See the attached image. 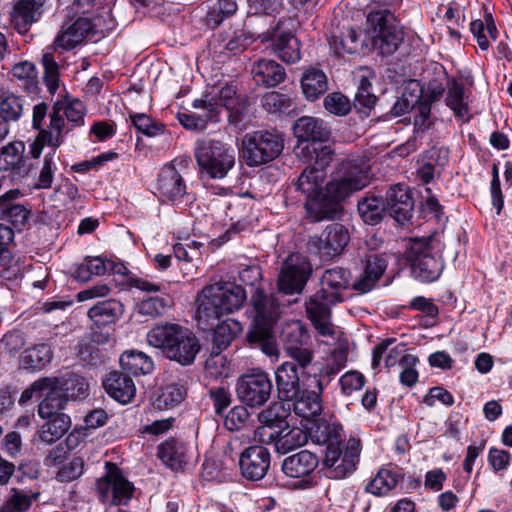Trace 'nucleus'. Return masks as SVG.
<instances>
[{"label": "nucleus", "instance_id": "nucleus-33", "mask_svg": "<svg viewBox=\"0 0 512 512\" xmlns=\"http://www.w3.org/2000/svg\"><path fill=\"white\" fill-rule=\"evenodd\" d=\"M177 338L167 358L183 366L192 364L200 351L198 339L187 328H183Z\"/></svg>", "mask_w": 512, "mask_h": 512}, {"label": "nucleus", "instance_id": "nucleus-9", "mask_svg": "<svg viewBox=\"0 0 512 512\" xmlns=\"http://www.w3.org/2000/svg\"><path fill=\"white\" fill-rule=\"evenodd\" d=\"M367 22L371 27L373 48L382 56L394 54L404 40V31L396 23L394 15L389 10L372 11Z\"/></svg>", "mask_w": 512, "mask_h": 512}, {"label": "nucleus", "instance_id": "nucleus-30", "mask_svg": "<svg viewBox=\"0 0 512 512\" xmlns=\"http://www.w3.org/2000/svg\"><path fill=\"white\" fill-rule=\"evenodd\" d=\"M43 400L38 407V415L41 418H51L60 415H67L63 412L68 402L66 395L60 387L58 378H53V383L45 388Z\"/></svg>", "mask_w": 512, "mask_h": 512}, {"label": "nucleus", "instance_id": "nucleus-10", "mask_svg": "<svg viewBox=\"0 0 512 512\" xmlns=\"http://www.w3.org/2000/svg\"><path fill=\"white\" fill-rule=\"evenodd\" d=\"M283 149V139L275 131L258 130L247 133L242 139V156L250 167L274 160Z\"/></svg>", "mask_w": 512, "mask_h": 512}, {"label": "nucleus", "instance_id": "nucleus-55", "mask_svg": "<svg viewBox=\"0 0 512 512\" xmlns=\"http://www.w3.org/2000/svg\"><path fill=\"white\" fill-rule=\"evenodd\" d=\"M276 409L277 405L270 406L258 414V420L261 424H263V426L259 428L256 433L261 436L268 437L270 432L282 430L285 426H287L288 423L285 420L284 415L279 414Z\"/></svg>", "mask_w": 512, "mask_h": 512}, {"label": "nucleus", "instance_id": "nucleus-47", "mask_svg": "<svg viewBox=\"0 0 512 512\" xmlns=\"http://www.w3.org/2000/svg\"><path fill=\"white\" fill-rule=\"evenodd\" d=\"M361 32L354 28H347L341 35H333L330 46L337 55L343 53L354 54L359 53L364 48V41L360 39Z\"/></svg>", "mask_w": 512, "mask_h": 512}, {"label": "nucleus", "instance_id": "nucleus-50", "mask_svg": "<svg viewBox=\"0 0 512 512\" xmlns=\"http://www.w3.org/2000/svg\"><path fill=\"white\" fill-rule=\"evenodd\" d=\"M261 105L264 110L271 114H289L296 110V102L288 94L277 91H270L261 97Z\"/></svg>", "mask_w": 512, "mask_h": 512}, {"label": "nucleus", "instance_id": "nucleus-64", "mask_svg": "<svg viewBox=\"0 0 512 512\" xmlns=\"http://www.w3.org/2000/svg\"><path fill=\"white\" fill-rule=\"evenodd\" d=\"M131 122L138 132L152 137L164 131V125L153 121L148 115L132 114L130 115Z\"/></svg>", "mask_w": 512, "mask_h": 512}, {"label": "nucleus", "instance_id": "nucleus-45", "mask_svg": "<svg viewBox=\"0 0 512 512\" xmlns=\"http://www.w3.org/2000/svg\"><path fill=\"white\" fill-rule=\"evenodd\" d=\"M385 202L381 197L371 195L358 202V212L361 219L368 225H377L387 213Z\"/></svg>", "mask_w": 512, "mask_h": 512}, {"label": "nucleus", "instance_id": "nucleus-54", "mask_svg": "<svg viewBox=\"0 0 512 512\" xmlns=\"http://www.w3.org/2000/svg\"><path fill=\"white\" fill-rule=\"evenodd\" d=\"M53 50H55L53 47H48L42 55L43 81L51 95L55 94L60 83L59 64Z\"/></svg>", "mask_w": 512, "mask_h": 512}, {"label": "nucleus", "instance_id": "nucleus-4", "mask_svg": "<svg viewBox=\"0 0 512 512\" xmlns=\"http://www.w3.org/2000/svg\"><path fill=\"white\" fill-rule=\"evenodd\" d=\"M248 100L235 81L227 82L219 87L213 86L205 91L201 98L192 102L194 109L205 110L212 123L220 121L222 108L229 113L230 123L237 125L246 114Z\"/></svg>", "mask_w": 512, "mask_h": 512}, {"label": "nucleus", "instance_id": "nucleus-61", "mask_svg": "<svg viewBox=\"0 0 512 512\" xmlns=\"http://www.w3.org/2000/svg\"><path fill=\"white\" fill-rule=\"evenodd\" d=\"M38 496V492L29 494L23 490L13 489V494L3 504V507L7 512H25Z\"/></svg>", "mask_w": 512, "mask_h": 512}, {"label": "nucleus", "instance_id": "nucleus-44", "mask_svg": "<svg viewBox=\"0 0 512 512\" xmlns=\"http://www.w3.org/2000/svg\"><path fill=\"white\" fill-rule=\"evenodd\" d=\"M301 87L308 100H316L328 90V80L322 70L307 69L301 78Z\"/></svg>", "mask_w": 512, "mask_h": 512}, {"label": "nucleus", "instance_id": "nucleus-24", "mask_svg": "<svg viewBox=\"0 0 512 512\" xmlns=\"http://www.w3.org/2000/svg\"><path fill=\"white\" fill-rule=\"evenodd\" d=\"M94 24L88 18L79 17L72 23H64L57 35L53 48L72 49L90 34H94Z\"/></svg>", "mask_w": 512, "mask_h": 512}, {"label": "nucleus", "instance_id": "nucleus-14", "mask_svg": "<svg viewBox=\"0 0 512 512\" xmlns=\"http://www.w3.org/2000/svg\"><path fill=\"white\" fill-rule=\"evenodd\" d=\"M96 490L101 501L119 505L132 497L133 486L116 464L106 462V473L97 481Z\"/></svg>", "mask_w": 512, "mask_h": 512}, {"label": "nucleus", "instance_id": "nucleus-40", "mask_svg": "<svg viewBox=\"0 0 512 512\" xmlns=\"http://www.w3.org/2000/svg\"><path fill=\"white\" fill-rule=\"evenodd\" d=\"M273 50L279 58L287 63H295L300 59V44L291 32H274L271 36Z\"/></svg>", "mask_w": 512, "mask_h": 512}, {"label": "nucleus", "instance_id": "nucleus-20", "mask_svg": "<svg viewBox=\"0 0 512 512\" xmlns=\"http://www.w3.org/2000/svg\"><path fill=\"white\" fill-rule=\"evenodd\" d=\"M311 439L326 448H336L343 445L344 431L342 425L332 415L315 418L308 428Z\"/></svg>", "mask_w": 512, "mask_h": 512}, {"label": "nucleus", "instance_id": "nucleus-3", "mask_svg": "<svg viewBox=\"0 0 512 512\" xmlns=\"http://www.w3.org/2000/svg\"><path fill=\"white\" fill-rule=\"evenodd\" d=\"M325 179V171L306 167L293 183L295 190L305 196L307 213L314 222L335 219L340 211L336 201L327 195Z\"/></svg>", "mask_w": 512, "mask_h": 512}, {"label": "nucleus", "instance_id": "nucleus-43", "mask_svg": "<svg viewBox=\"0 0 512 512\" xmlns=\"http://www.w3.org/2000/svg\"><path fill=\"white\" fill-rule=\"evenodd\" d=\"M446 88V105L453 111L457 118L465 119V121H468L469 107L464 97V84L455 79H452L448 81Z\"/></svg>", "mask_w": 512, "mask_h": 512}, {"label": "nucleus", "instance_id": "nucleus-58", "mask_svg": "<svg viewBox=\"0 0 512 512\" xmlns=\"http://www.w3.org/2000/svg\"><path fill=\"white\" fill-rule=\"evenodd\" d=\"M110 260L99 256L87 257L85 262L77 268L76 278L81 281H88L91 276L104 275L109 270Z\"/></svg>", "mask_w": 512, "mask_h": 512}, {"label": "nucleus", "instance_id": "nucleus-22", "mask_svg": "<svg viewBox=\"0 0 512 512\" xmlns=\"http://www.w3.org/2000/svg\"><path fill=\"white\" fill-rule=\"evenodd\" d=\"M48 3L49 0H17L10 12L11 23L19 33H27L42 18Z\"/></svg>", "mask_w": 512, "mask_h": 512}, {"label": "nucleus", "instance_id": "nucleus-36", "mask_svg": "<svg viewBox=\"0 0 512 512\" xmlns=\"http://www.w3.org/2000/svg\"><path fill=\"white\" fill-rule=\"evenodd\" d=\"M45 422L37 431L38 440L45 445H52L61 439L71 427L69 415L42 418Z\"/></svg>", "mask_w": 512, "mask_h": 512}, {"label": "nucleus", "instance_id": "nucleus-12", "mask_svg": "<svg viewBox=\"0 0 512 512\" xmlns=\"http://www.w3.org/2000/svg\"><path fill=\"white\" fill-rule=\"evenodd\" d=\"M342 446L326 448L323 467L328 478L344 479L356 470L361 452L360 440L350 438L344 449Z\"/></svg>", "mask_w": 512, "mask_h": 512}, {"label": "nucleus", "instance_id": "nucleus-62", "mask_svg": "<svg viewBox=\"0 0 512 512\" xmlns=\"http://www.w3.org/2000/svg\"><path fill=\"white\" fill-rule=\"evenodd\" d=\"M55 157V151L44 156L42 167L40 169L37 181L34 184L36 189L51 188L54 179V173L57 169Z\"/></svg>", "mask_w": 512, "mask_h": 512}, {"label": "nucleus", "instance_id": "nucleus-2", "mask_svg": "<svg viewBox=\"0 0 512 512\" xmlns=\"http://www.w3.org/2000/svg\"><path fill=\"white\" fill-rule=\"evenodd\" d=\"M246 300V291L233 282H216L205 286L196 299L198 321H210L239 310Z\"/></svg>", "mask_w": 512, "mask_h": 512}, {"label": "nucleus", "instance_id": "nucleus-19", "mask_svg": "<svg viewBox=\"0 0 512 512\" xmlns=\"http://www.w3.org/2000/svg\"><path fill=\"white\" fill-rule=\"evenodd\" d=\"M270 462L269 450L260 445L249 446L239 455L241 474L250 481L263 479L269 470Z\"/></svg>", "mask_w": 512, "mask_h": 512}, {"label": "nucleus", "instance_id": "nucleus-5", "mask_svg": "<svg viewBox=\"0 0 512 512\" xmlns=\"http://www.w3.org/2000/svg\"><path fill=\"white\" fill-rule=\"evenodd\" d=\"M371 180V166L366 157L347 158L338 165L337 176L326 184L327 195L340 206L341 201L368 186Z\"/></svg>", "mask_w": 512, "mask_h": 512}, {"label": "nucleus", "instance_id": "nucleus-6", "mask_svg": "<svg viewBox=\"0 0 512 512\" xmlns=\"http://www.w3.org/2000/svg\"><path fill=\"white\" fill-rule=\"evenodd\" d=\"M405 256L412 276L421 282H433L443 272L440 244L432 238L413 240Z\"/></svg>", "mask_w": 512, "mask_h": 512}, {"label": "nucleus", "instance_id": "nucleus-37", "mask_svg": "<svg viewBox=\"0 0 512 512\" xmlns=\"http://www.w3.org/2000/svg\"><path fill=\"white\" fill-rule=\"evenodd\" d=\"M124 312V305L116 299L97 302L88 310V316L96 326L114 323Z\"/></svg>", "mask_w": 512, "mask_h": 512}, {"label": "nucleus", "instance_id": "nucleus-11", "mask_svg": "<svg viewBox=\"0 0 512 512\" xmlns=\"http://www.w3.org/2000/svg\"><path fill=\"white\" fill-rule=\"evenodd\" d=\"M235 391L242 404L258 408L271 398L273 382L266 371L251 369L238 377Z\"/></svg>", "mask_w": 512, "mask_h": 512}, {"label": "nucleus", "instance_id": "nucleus-17", "mask_svg": "<svg viewBox=\"0 0 512 512\" xmlns=\"http://www.w3.org/2000/svg\"><path fill=\"white\" fill-rule=\"evenodd\" d=\"M318 464L319 459L315 453L301 450L284 458L281 467L287 477L299 480L297 488L307 489L316 484L313 474Z\"/></svg>", "mask_w": 512, "mask_h": 512}, {"label": "nucleus", "instance_id": "nucleus-18", "mask_svg": "<svg viewBox=\"0 0 512 512\" xmlns=\"http://www.w3.org/2000/svg\"><path fill=\"white\" fill-rule=\"evenodd\" d=\"M156 190L162 201L178 203L189 199L184 176L173 164L164 165L160 170Z\"/></svg>", "mask_w": 512, "mask_h": 512}, {"label": "nucleus", "instance_id": "nucleus-26", "mask_svg": "<svg viewBox=\"0 0 512 512\" xmlns=\"http://www.w3.org/2000/svg\"><path fill=\"white\" fill-rule=\"evenodd\" d=\"M25 146L23 142L9 143L0 152V171L10 170L16 178H23L30 172L31 165L24 157Z\"/></svg>", "mask_w": 512, "mask_h": 512}, {"label": "nucleus", "instance_id": "nucleus-56", "mask_svg": "<svg viewBox=\"0 0 512 512\" xmlns=\"http://www.w3.org/2000/svg\"><path fill=\"white\" fill-rule=\"evenodd\" d=\"M186 389L179 383H170L164 386L161 393L156 397L154 405L158 409L172 408L184 399Z\"/></svg>", "mask_w": 512, "mask_h": 512}, {"label": "nucleus", "instance_id": "nucleus-13", "mask_svg": "<svg viewBox=\"0 0 512 512\" xmlns=\"http://www.w3.org/2000/svg\"><path fill=\"white\" fill-rule=\"evenodd\" d=\"M312 266L309 260L299 254L289 255L281 265L277 279L279 292L286 295L300 294L311 276Z\"/></svg>", "mask_w": 512, "mask_h": 512}, {"label": "nucleus", "instance_id": "nucleus-16", "mask_svg": "<svg viewBox=\"0 0 512 512\" xmlns=\"http://www.w3.org/2000/svg\"><path fill=\"white\" fill-rule=\"evenodd\" d=\"M350 241L348 229L339 223L328 225L320 235L311 236L308 250L323 258H332L343 252Z\"/></svg>", "mask_w": 512, "mask_h": 512}, {"label": "nucleus", "instance_id": "nucleus-52", "mask_svg": "<svg viewBox=\"0 0 512 512\" xmlns=\"http://www.w3.org/2000/svg\"><path fill=\"white\" fill-rule=\"evenodd\" d=\"M290 360L285 361V364L295 366V370L301 372L302 376H310L312 370H315L317 363L314 362V352L301 345L285 351Z\"/></svg>", "mask_w": 512, "mask_h": 512}, {"label": "nucleus", "instance_id": "nucleus-41", "mask_svg": "<svg viewBox=\"0 0 512 512\" xmlns=\"http://www.w3.org/2000/svg\"><path fill=\"white\" fill-rule=\"evenodd\" d=\"M241 332L242 325L239 321L232 318L222 321L213 331L211 348L214 351L225 350Z\"/></svg>", "mask_w": 512, "mask_h": 512}, {"label": "nucleus", "instance_id": "nucleus-53", "mask_svg": "<svg viewBox=\"0 0 512 512\" xmlns=\"http://www.w3.org/2000/svg\"><path fill=\"white\" fill-rule=\"evenodd\" d=\"M335 156V151L331 146L316 147L315 145H306L301 149V157L313 166L312 169H321L325 171L326 167L330 165Z\"/></svg>", "mask_w": 512, "mask_h": 512}, {"label": "nucleus", "instance_id": "nucleus-8", "mask_svg": "<svg viewBox=\"0 0 512 512\" xmlns=\"http://www.w3.org/2000/svg\"><path fill=\"white\" fill-rule=\"evenodd\" d=\"M85 112V105L79 99L64 96L57 100L50 113L49 132L42 135L44 141L51 147H59L65 134L73 127L84 124Z\"/></svg>", "mask_w": 512, "mask_h": 512}, {"label": "nucleus", "instance_id": "nucleus-32", "mask_svg": "<svg viewBox=\"0 0 512 512\" xmlns=\"http://www.w3.org/2000/svg\"><path fill=\"white\" fill-rule=\"evenodd\" d=\"M157 456L170 469L183 471L188 464V447L184 442L171 438L158 446Z\"/></svg>", "mask_w": 512, "mask_h": 512}, {"label": "nucleus", "instance_id": "nucleus-39", "mask_svg": "<svg viewBox=\"0 0 512 512\" xmlns=\"http://www.w3.org/2000/svg\"><path fill=\"white\" fill-rule=\"evenodd\" d=\"M350 271L342 267H334L325 270L320 283L321 290H325L328 294H336L338 302L344 301V291L349 287Z\"/></svg>", "mask_w": 512, "mask_h": 512}, {"label": "nucleus", "instance_id": "nucleus-15", "mask_svg": "<svg viewBox=\"0 0 512 512\" xmlns=\"http://www.w3.org/2000/svg\"><path fill=\"white\" fill-rule=\"evenodd\" d=\"M336 294H328L325 290H318L305 302L307 318L321 336H333L335 331L331 323V308L337 305Z\"/></svg>", "mask_w": 512, "mask_h": 512}, {"label": "nucleus", "instance_id": "nucleus-21", "mask_svg": "<svg viewBox=\"0 0 512 512\" xmlns=\"http://www.w3.org/2000/svg\"><path fill=\"white\" fill-rule=\"evenodd\" d=\"M387 213L398 223L411 219L414 209L412 192L407 185L396 184L388 189L384 199Z\"/></svg>", "mask_w": 512, "mask_h": 512}, {"label": "nucleus", "instance_id": "nucleus-49", "mask_svg": "<svg viewBox=\"0 0 512 512\" xmlns=\"http://www.w3.org/2000/svg\"><path fill=\"white\" fill-rule=\"evenodd\" d=\"M309 338L305 325L299 320L285 322L280 332V340L284 345V351L306 345Z\"/></svg>", "mask_w": 512, "mask_h": 512}, {"label": "nucleus", "instance_id": "nucleus-7", "mask_svg": "<svg viewBox=\"0 0 512 512\" xmlns=\"http://www.w3.org/2000/svg\"><path fill=\"white\" fill-rule=\"evenodd\" d=\"M195 158L202 176L223 179L235 165L236 150L219 140L202 139L196 143Z\"/></svg>", "mask_w": 512, "mask_h": 512}, {"label": "nucleus", "instance_id": "nucleus-28", "mask_svg": "<svg viewBox=\"0 0 512 512\" xmlns=\"http://www.w3.org/2000/svg\"><path fill=\"white\" fill-rule=\"evenodd\" d=\"M295 137L302 142H325L330 138L331 130L320 118L302 116L293 125Z\"/></svg>", "mask_w": 512, "mask_h": 512}, {"label": "nucleus", "instance_id": "nucleus-57", "mask_svg": "<svg viewBox=\"0 0 512 512\" xmlns=\"http://www.w3.org/2000/svg\"><path fill=\"white\" fill-rule=\"evenodd\" d=\"M25 99L15 94H8L0 101V118L9 125L20 119L24 111Z\"/></svg>", "mask_w": 512, "mask_h": 512}, {"label": "nucleus", "instance_id": "nucleus-31", "mask_svg": "<svg viewBox=\"0 0 512 512\" xmlns=\"http://www.w3.org/2000/svg\"><path fill=\"white\" fill-rule=\"evenodd\" d=\"M103 386L107 394L121 404L131 402L136 393L133 380L119 371L110 372L103 381Z\"/></svg>", "mask_w": 512, "mask_h": 512}, {"label": "nucleus", "instance_id": "nucleus-63", "mask_svg": "<svg viewBox=\"0 0 512 512\" xmlns=\"http://www.w3.org/2000/svg\"><path fill=\"white\" fill-rule=\"evenodd\" d=\"M83 472V460L80 457H73L58 468L56 479L63 483L71 482L78 479Z\"/></svg>", "mask_w": 512, "mask_h": 512}, {"label": "nucleus", "instance_id": "nucleus-48", "mask_svg": "<svg viewBox=\"0 0 512 512\" xmlns=\"http://www.w3.org/2000/svg\"><path fill=\"white\" fill-rule=\"evenodd\" d=\"M121 368L126 374L145 375L152 372L154 363L152 359L140 351H126L120 357Z\"/></svg>", "mask_w": 512, "mask_h": 512}, {"label": "nucleus", "instance_id": "nucleus-23", "mask_svg": "<svg viewBox=\"0 0 512 512\" xmlns=\"http://www.w3.org/2000/svg\"><path fill=\"white\" fill-rule=\"evenodd\" d=\"M364 270L360 278L352 285L353 289L366 293L371 291L388 266V255L370 251L364 256Z\"/></svg>", "mask_w": 512, "mask_h": 512}, {"label": "nucleus", "instance_id": "nucleus-42", "mask_svg": "<svg viewBox=\"0 0 512 512\" xmlns=\"http://www.w3.org/2000/svg\"><path fill=\"white\" fill-rule=\"evenodd\" d=\"M448 152L446 150L433 147L427 151L423 158V163L418 169L419 178L428 184L431 182L435 174H440L441 167L447 162Z\"/></svg>", "mask_w": 512, "mask_h": 512}, {"label": "nucleus", "instance_id": "nucleus-25", "mask_svg": "<svg viewBox=\"0 0 512 512\" xmlns=\"http://www.w3.org/2000/svg\"><path fill=\"white\" fill-rule=\"evenodd\" d=\"M316 390H300L299 395L289 402V409L292 407L295 414L303 417H319L323 409L322 405V392L323 383L320 379H316Z\"/></svg>", "mask_w": 512, "mask_h": 512}, {"label": "nucleus", "instance_id": "nucleus-35", "mask_svg": "<svg viewBox=\"0 0 512 512\" xmlns=\"http://www.w3.org/2000/svg\"><path fill=\"white\" fill-rule=\"evenodd\" d=\"M251 73L257 85L268 88L277 86L286 77L285 69L271 59H260L255 62Z\"/></svg>", "mask_w": 512, "mask_h": 512}, {"label": "nucleus", "instance_id": "nucleus-51", "mask_svg": "<svg viewBox=\"0 0 512 512\" xmlns=\"http://www.w3.org/2000/svg\"><path fill=\"white\" fill-rule=\"evenodd\" d=\"M51 346L47 343L37 344L26 349L21 357V363L25 369H42L52 360Z\"/></svg>", "mask_w": 512, "mask_h": 512}, {"label": "nucleus", "instance_id": "nucleus-38", "mask_svg": "<svg viewBox=\"0 0 512 512\" xmlns=\"http://www.w3.org/2000/svg\"><path fill=\"white\" fill-rule=\"evenodd\" d=\"M183 328L178 324L157 325L147 333V342L149 345L161 349L168 357L169 350L175 344Z\"/></svg>", "mask_w": 512, "mask_h": 512}, {"label": "nucleus", "instance_id": "nucleus-59", "mask_svg": "<svg viewBox=\"0 0 512 512\" xmlns=\"http://www.w3.org/2000/svg\"><path fill=\"white\" fill-rule=\"evenodd\" d=\"M77 357L83 365L97 366L104 364L106 355L94 342H83L77 346Z\"/></svg>", "mask_w": 512, "mask_h": 512}, {"label": "nucleus", "instance_id": "nucleus-27", "mask_svg": "<svg viewBox=\"0 0 512 512\" xmlns=\"http://www.w3.org/2000/svg\"><path fill=\"white\" fill-rule=\"evenodd\" d=\"M301 372L295 370V366L282 363L275 370V382L278 398L282 401H290L299 395Z\"/></svg>", "mask_w": 512, "mask_h": 512}, {"label": "nucleus", "instance_id": "nucleus-29", "mask_svg": "<svg viewBox=\"0 0 512 512\" xmlns=\"http://www.w3.org/2000/svg\"><path fill=\"white\" fill-rule=\"evenodd\" d=\"M18 189H12L0 196V219L21 229L28 221L30 210L13 201L19 196Z\"/></svg>", "mask_w": 512, "mask_h": 512}, {"label": "nucleus", "instance_id": "nucleus-34", "mask_svg": "<svg viewBox=\"0 0 512 512\" xmlns=\"http://www.w3.org/2000/svg\"><path fill=\"white\" fill-rule=\"evenodd\" d=\"M261 441L274 443L279 452L287 453L305 445L308 441V434L298 427L290 429L287 424L282 430L270 432L268 439H261Z\"/></svg>", "mask_w": 512, "mask_h": 512}, {"label": "nucleus", "instance_id": "nucleus-60", "mask_svg": "<svg viewBox=\"0 0 512 512\" xmlns=\"http://www.w3.org/2000/svg\"><path fill=\"white\" fill-rule=\"evenodd\" d=\"M66 398L69 397L76 399L87 395L88 383L86 379L75 373H66L63 377V382L60 384Z\"/></svg>", "mask_w": 512, "mask_h": 512}, {"label": "nucleus", "instance_id": "nucleus-46", "mask_svg": "<svg viewBox=\"0 0 512 512\" xmlns=\"http://www.w3.org/2000/svg\"><path fill=\"white\" fill-rule=\"evenodd\" d=\"M400 474L396 468L385 467L379 469L376 476L371 479L365 487V491L376 496L387 494L396 487Z\"/></svg>", "mask_w": 512, "mask_h": 512}, {"label": "nucleus", "instance_id": "nucleus-1", "mask_svg": "<svg viewBox=\"0 0 512 512\" xmlns=\"http://www.w3.org/2000/svg\"><path fill=\"white\" fill-rule=\"evenodd\" d=\"M253 324L247 334L248 342L269 357H277L279 349L273 334V325L280 314L279 303L273 295L255 289L251 295Z\"/></svg>", "mask_w": 512, "mask_h": 512}]
</instances>
